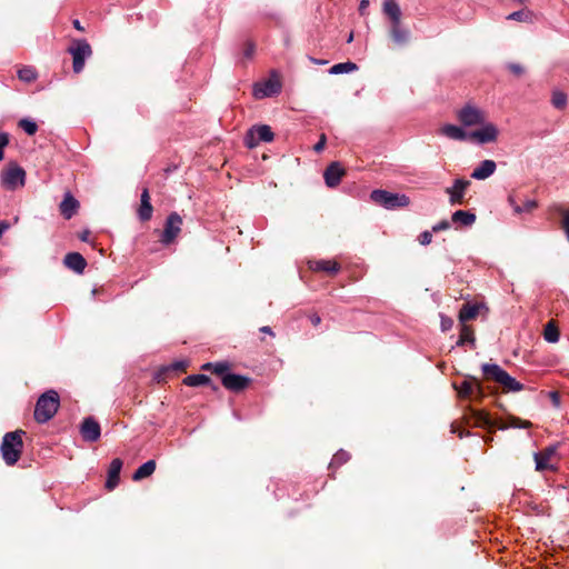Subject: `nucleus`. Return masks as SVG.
Listing matches in <instances>:
<instances>
[{"label": "nucleus", "instance_id": "1", "mask_svg": "<svg viewBox=\"0 0 569 569\" xmlns=\"http://www.w3.org/2000/svg\"><path fill=\"white\" fill-rule=\"evenodd\" d=\"M26 431L18 429L7 432L0 445V453L7 466H13L18 462L23 450L22 436Z\"/></svg>", "mask_w": 569, "mask_h": 569}, {"label": "nucleus", "instance_id": "2", "mask_svg": "<svg viewBox=\"0 0 569 569\" xmlns=\"http://www.w3.org/2000/svg\"><path fill=\"white\" fill-rule=\"evenodd\" d=\"M60 406L59 395L54 390L42 393L36 403L34 419L39 423H46L57 413Z\"/></svg>", "mask_w": 569, "mask_h": 569}, {"label": "nucleus", "instance_id": "3", "mask_svg": "<svg viewBox=\"0 0 569 569\" xmlns=\"http://www.w3.org/2000/svg\"><path fill=\"white\" fill-rule=\"evenodd\" d=\"M487 379L499 383L507 392H518L525 389V386L511 377L505 369L496 363H485L481 367Z\"/></svg>", "mask_w": 569, "mask_h": 569}, {"label": "nucleus", "instance_id": "4", "mask_svg": "<svg viewBox=\"0 0 569 569\" xmlns=\"http://www.w3.org/2000/svg\"><path fill=\"white\" fill-rule=\"evenodd\" d=\"M370 199L375 203H377L388 210L403 208V207L409 206V203H410V199L406 194L393 193V192L382 190V189H376V190L371 191Z\"/></svg>", "mask_w": 569, "mask_h": 569}, {"label": "nucleus", "instance_id": "5", "mask_svg": "<svg viewBox=\"0 0 569 569\" xmlns=\"http://www.w3.org/2000/svg\"><path fill=\"white\" fill-rule=\"evenodd\" d=\"M1 184L4 189L14 191L26 184V171L17 163H10L1 172Z\"/></svg>", "mask_w": 569, "mask_h": 569}, {"label": "nucleus", "instance_id": "6", "mask_svg": "<svg viewBox=\"0 0 569 569\" xmlns=\"http://www.w3.org/2000/svg\"><path fill=\"white\" fill-rule=\"evenodd\" d=\"M68 52L72 56V68L76 73H80L84 68L86 59L92 54L90 44L86 39L74 40L69 47Z\"/></svg>", "mask_w": 569, "mask_h": 569}, {"label": "nucleus", "instance_id": "7", "mask_svg": "<svg viewBox=\"0 0 569 569\" xmlns=\"http://www.w3.org/2000/svg\"><path fill=\"white\" fill-rule=\"evenodd\" d=\"M273 137L274 134L269 126H253L244 136V144L252 149L256 148L260 142H271Z\"/></svg>", "mask_w": 569, "mask_h": 569}, {"label": "nucleus", "instance_id": "8", "mask_svg": "<svg viewBox=\"0 0 569 569\" xmlns=\"http://www.w3.org/2000/svg\"><path fill=\"white\" fill-rule=\"evenodd\" d=\"M182 218L177 212H171L164 223V229L160 237V242L168 246L174 241L181 231Z\"/></svg>", "mask_w": 569, "mask_h": 569}, {"label": "nucleus", "instance_id": "9", "mask_svg": "<svg viewBox=\"0 0 569 569\" xmlns=\"http://www.w3.org/2000/svg\"><path fill=\"white\" fill-rule=\"evenodd\" d=\"M457 116H458V120L465 127L483 124V122L486 120L485 112L482 110H480L479 108H476L471 104H467L463 108H461Z\"/></svg>", "mask_w": 569, "mask_h": 569}, {"label": "nucleus", "instance_id": "10", "mask_svg": "<svg viewBox=\"0 0 569 569\" xmlns=\"http://www.w3.org/2000/svg\"><path fill=\"white\" fill-rule=\"evenodd\" d=\"M453 388L457 390L460 398L483 397L480 382L477 378L471 376H468L460 385L453 383Z\"/></svg>", "mask_w": 569, "mask_h": 569}, {"label": "nucleus", "instance_id": "11", "mask_svg": "<svg viewBox=\"0 0 569 569\" xmlns=\"http://www.w3.org/2000/svg\"><path fill=\"white\" fill-rule=\"evenodd\" d=\"M481 128L470 132V139L477 141L479 144L495 142L498 138V128L491 122H483Z\"/></svg>", "mask_w": 569, "mask_h": 569}, {"label": "nucleus", "instance_id": "12", "mask_svg": "<svg viewBox=\"0 0 569 569\" xmlns=\"http://www.w3.org/2000/svg\"><path fill=\"white\" fill-rule=\"evenodd\" d=\"M80 435L84 441L96 442L101 436L99 422L92 417L84 418L80 425Z\"/></svg>", "mask_w": 569, "mask_h": 569}, {"label": "nucleus", "instance_id": "13", "mask_svg": "<svg viewBox=\"0 0 569 569\" xmlns=\"http://www.w3.org/2000/svg\"><path fill=\"white\" fill-rule=\"evenodd\" d=\"M469 186V180L456 179L452 186L446 189L451 206H458L463 203L465 193Z\"/></svg>", "mask_w": 569, "mask_h": 569}, {"label": "nucleus", "instance_id": "14", "mask_svg": "<svg viewBox=\"0 0 569 569\" xmlns=\"http://www.w3.org/2000/svg\"><path fill=\"white\" fill-rule=\"evenodd\" d=\"M221 381L226 389L234 392L244 390L250 383L248 377L238 373H226Z\"/></svg>", "mask_w": 569, "mask_h": 569}, {"label": "nucleus", "instance_id": "15", "mask_svg": "<svg viewBox=\"0 0 569 569\" xmlns=\"http://www.w3.org/2000/svg\"><path fill=\"white\" fill-rule=\"evenodd\" d=\"M345 174V169L341 167V164L337 161L331 162L323 172V178L327 187L335 188L337 187L341 178Z\"/></svg>", "mask_w": 569, "mask_h": 569}, {"label": "nucleus", "instance_id": "16", "mask_svg": "<svg viewBox=\"0 0 569 569\" xmlns=\"http://www.w3.org/2000/svg\"><path fill=\"white\" fill-rule=\"evenodd\" d=\"M497 169V163L493 160L487 159L479 163L477 168L473 169L471 173V178L476 180H485L491 177Z\"/></svg>", "mask_w": 569, "mask_h": 569}, {"label": "nucleus", "instance_id": "17", "mask_svg": "<svg viewBox=\"0 0 569 569\" xmlns=\"http://www.w3.org/2000/svg\"><path fill=\"white\" fill-rule=\"evenodd\" d=\"M390 37L397 46L402 47L409 42L410 31L401 22L390 23Z\"/></svg>", "mask_w": 569, "mask_h": 569}, {"label": "nucleus", "instance_id": "18", "mask_svg": "<svg viewBox=\"0 0 569 569\" xmlns=\"http://www.w3.org/2000/svg\"><path fill=\"white\" fill-rule=\"evenodd\" d=\"M281 86L277 80H267L262 84H257L253 93L257 98L271 97L279 93Z\"/></svg>", "mask_w": 569, "mask_h": 569}, {"label": "nucleus", "instance_id": "19", "mask_svg": "<svg viewBox=\"0 0 569 569\" xmlns=\"http://www.w3.org/2000/svg\"><path fill=\"white\" fill-rule=\"evenodd\" d=\"M122 460L119 458H114L109 466L108 469V478L106 481V488L108 490H113L119 483V476L122 468Z\"/></svg>", "mask_w": 569, "mask_h": 569}, {"label": "nucleus", "instance_id": "20", "mask_svg": "<svg viewBox=\"0 0 569 569\" xmlns=\"http://www.w3.org/2000/svg\"><path fill=\"white\" fill-rule=\"evenodd\" d=\"M63 262L67 268L77 273H82L87 267V261L79 252H69L66 254Z\"/></svg>", "mask_w": 569, "mask_h": 569}, {"label": "nucleus", "instance_id": "21", "mask_svg": "<svg viewBox=\"0 0 569 569\" xmlns=\"http://www.w3.org/2000/svg\"><path fill=\"white\" fill-rule=\"evenodd\" d=\"M440 133L457 141H466L470 139V132L465 131L461 127L450 123L442 126Z\"/></svg>", "mask_w": 569, "mask_h": 569}, {"label": "nucleus", "instance_id": "22", "mask_svg": "<svg viewBox=\"0 0 569 569\" xmlns=\"http://www.w3.org/2000/svg\"><path fill=\"white\" fill-rule=\"evenodd\" d=\"M555 453H556V447H548L541 452H536L533 455L535 462H536V470L545 471V470L551 469L552 466L549 465V460Z\"/></svg>", "mask_w": 569, "mask_h": 569}, {"label": "nucleus", "instance_id": "23", "mask_svg": "<svg viewBox=\"0 0 569 569\" xmlns=\"http://www.w3.org/2000/svg\"><path fill=\"white\" fill-rule=\"evenodd\" d=\"M78 207H79L78 200L68 192V193H66L63 200L60 203L61 214L66 219H70L77 212Z\"/></svg>", "mask_w": 569, "mask_h": 569}, {"label": "nucleus", "instance_id": "24", "mask_svg": "<svg viewBox=\"0 0 569 569\" xmlns=\"http://www.w3.org/2000/svg\"><path fill=\"white\" fill-rule=\"evenodd\" d=\"M383 12L390 19L391 23L401 22V9L396 0H385Z\"/></svg>", "mask_w": 569, "mask_h": 569}, {"label": "nucleus", "instance_id": "25", "mask_svg": "<svg viewBox=\"0 0 569 569\" xmlns=\"http://www.w3.org/2000/svg\"><path fill=\"white\" fill-rule=\"evenodd\" d=\"M472 419L476 427L493 429L496 421L485 411L472 410Z\"/></svg>", "mask_w": 569, "mask_h": 569}, {"label": "nucleus", "instance_id": "26", "mask_svg": "<svg viewBox=\"0 0 569 569\" xmlns=\"http://www.w3.org/2000/svg\"><path fill=\"white\" fill-rule=\"evenodd\" d=\"M451 221L455 224L471 227L476 221V214L470 211L457 210L452 213Z\"/></svg>", "mask_w": 569, "mask_h": 569}, {"label": "nucleus", "instance_id": "27", "mask_svg": "<svg viewBox=\"0 0 569 569\" xmlns=\"http://www.w3.org/2000/svg\"><path fill=\"white\" fill-rule=\"evenodd\" d=\"M183 383L189 387L211 386L212 390H217L218 387L211 385V379L202 373L187 376Z\"/></svg>", "mask_w": 569, "mask_h": 569}, {"label": "nucleus", "instance_id": "28", "mask_svg": "<svg viewBox=\"0 0 569 569\" xmlns=\"http://www.w3.org/2000/svg\"><path fill=\"white\" fill-rule=\"evenodd\" d=\"M156 470V461L154 460H148L144 463H142L133 473L132 479L134 481L142 480L149 476H151Z\"/></svg>", "mask_w": 569, "mask_h": 569}, {"label": "nucleus", "instance_id": "29", "mask_svg": "<svg viewBox=\"0 0 569 569\" xmlns=\"http://www.w3.org/2000/svg\"><path fill=\"white\" fill-rule=\"evenodd\" d=\"M310 268L313 270L326 271V272L332 273V274L337 273L340 270L339 263L336 261H331V260L315 261V262H312Z\"/></svg>", "mask_w": 569, "mask_h": 569}, {"label": "nucleus", "instance_id": "30", "mask_svg": "<svg viewBox=\"0 0 569 569\" xmlns=\"http://www.w3.org/2000/svg\"><path fill=\"white\" fill-rule=\"evenodd\" d=\"M479 313V306L473 303H466L461 307L459 311V320L465 323L469 320L475 319Z\"/></svg>", "mask_w": 569, "mask_h": 569}, {"label": "nucleus", "instance_id": "31", "mask_svg": "<svg viewBox=\"0 0 569 569\" xmlns=\"http://www.w3.org/2000/svg\"><path fill=\"white\" fill-rule=\"evenodd\" d=\"M18 78L26 83H31L38 79L37 70L31 66H24L17 72Z\"/></svg>", "mask_w": 569, "mask_h": 569}, {"label": "nucleus", "instance_id": "32", "mask_svg": "<svg viewBox=\"0 0 569 569\" xmlns=\"http://www.w3.org/2000/svg\"><path fill=\"white\" fill-rule=\"evenodd\" d=\"M543 338L547 342L556 343L559 341V330L553 321H549L543 328Z\"/></svg>", "mask_w": 569, "mask_h": 569}, {"label": "nucleus", "instance_id": "33", "mask_svg": "<svg viewBox=\"0 0 569 569\" xmlns=\"http://www.w3.org/2000/svg\"><path fill=\"white\" fill-rule=\"evenodd\" d=\"M357 69H358V67L356 63H353L351 61H347V62H340V63L333 64L330 68L329 73L330 74H342V73L352 72Z\"/></svg>", "mask_w": 569, "mask_h": 569}, {"label": "nucleus", "instance_id": "34", "mask_svg": "<svg viewBox=\"0 0 569 569\" xmlns=\"http://www.w3.org/2000/svg\"><path fill=\"white\" fill-rule=\"evenodd\" d=\"M467 342L473 345L475 336H473V331L471 330L470 327L462 325L461 331H460V337H459L458 341L456 342V346L461 347Z\"/></svg>", "mask_w": 569, "mask_h": 569}, {"label": "nucleus", "instance_id": "35", "mask_svg": "<svg viewBox=\"0 0 569 569\" xmlns=\"http://www.w3.org/2000/svg\"><path fill=\"white\" fill-rule=\"evenodd\" d=\"M567 94L561 90H555L551 97L552 106L558 110H563L567 106Z\"/></svg>", "mask_w": 569, "mask_h": 569}, {"label": "nucleus", "instance_id": "36", "mask_svg": "<svg viewBox=\"0 0 569 569\" xmlns=\"http://www.w3.org/2000/svg\"><path fill=\"white\" fill-rule=\"evenodd\" d=\"M19 127L28 134V136H33L37 131H38V124L29 119V118H23L19 121Z\"/></svg>", "mask_w": 569, "mask_h": 569}, {"label": "nucleus", "instance_id": "37", "mask_svg": "<svg viewBox=\"0 0 569 569\" xmlns=\"http://www.w3.org/2000/svg\"><path fill=\"white\" fill-rule=\"evenodd\" d=\"M349 459H350L349 452L340 449L335 453V456L330 462V467H340L343 463H346Z\"/></svg>", "mask_w": 569, "mask_h": 569}, {"label": "nucleus", "instance_id": "38", "mask_svg": "<svg viewBox=\"0 0 569 569\" xmlns=\"http://www.w3.org/2000/svg\"><path fill=\"white\" fill-rule=\"evenodd\" d=\"M152 211H153V209H152L151 202L150 203H140L138 216L141 221H148L152 217Z\"/></svg>", "mask_w": 569, "mask_h": 569}, {"label": "nucleus", "instance_id": "39", "mask_svg": "<svg viewBox=\"0 0 569 569\" xmlns=\"http://www.w3.org/2000/svg\"><path fill=\"white\" fill-rule=\"evenodd\" d=\"M537 207V202L535 200L527 199L522 204L515 206V213H523L530 212Z\"/></svg>", "mask_w": 569, "mask_h": 569}, {"label": "nucleus", "instance_id": "40", "mask_svg": "<svg viewBox=\"0 0 569 569\" xmlns=\"http://www.w3.org/2000/svg\"><path fill=\"white\" fill-rule=\"evenodd\" d=\"M230 365L227 361L213 362L212 371L216 375L222 376L229 370Z\"/></svg>", "mask_w": 569, "mask_h": 569}, {"label": "nucleus", "instance_id": "41", "mask_svg": "<svg viewBox=\"0 0 569 569\" xmlns=\"http://www.w3.org/2000/svg\"><path fill=\"white\" fill-rule=\"evenodd\" d=\"M527 18H528V13L523 10H518V11L511 12L509 16H507L508 20H513V21H525V20H527Z\"/></svg>", "mask_w": 569, "mask_h": 569}, {"label": "nucleus", "instance_id": "42", "mask_svg": "<svg viewBox=\"0 0 569 569\" xmlns=\"http://www.w3.org/2000/svg\"><path fill=\"white\" fill-rule=\"evenodd\" d=\"M418 239H419L420 244L427 246L432 241V233H431V231L426 230L420 233Z\"/></svg>", "mask_w": 569, "mask_h": 569}, {"label": "nucleus", "instance_id": "43", "mask_svg": "<svg viewBox=\"0 0 569 569\" xmlns=\"http://www.w3.org/2000/svg\"><path fill=\"white\" fill-rule=\"evenodd\" d=\"M450 228V222L448 220H441L432 226V232H439L442 230H447Z\"/></svg>", "mask_w": 569, "mask_h": 569}, {"label": "nucleus", "instance_id": "44", "mask_svg": "<svg viewBox=\"0 0 569 569\" xmlns=\"http://www.w3.org/2000/svg\"><path fill=\"white\" fill-rule=\"evenodd\" d=\"M254 49H256V47L252 42H247L246 48L243 50L244 58L251 59L254 53Z\"/></svg>", "mask_w": 569, "mask_h": 569}, {"label": "nucleus", "instance_id": "45", "mask_svg": "<svg viewBox=\"0 0 569 569\" xmlns=\"http://www.w3.org/2000/svg\"><path fill=\"white\" fill-rule=\"evenodd\" d=\"M452 325H453V321L451 318L441 316V330L442 331H448L449 329H451Z\"/></svg>", "mask_w": 569, "mask_h": 569}, {"label": "nucleus", "instance_id": "46", "mask_svg": "<svg viewBox=\"0 0 569 569\" xmlns=\"http://www.w3.org/2000/svg\"><path fill=\"white\" fill-rule=\"evenodd\" d=\"M562 228H563V230L566 232V236H567V239L569 241V211H566L563 213Z\"/></svg>", "mask_w": 569, "mask_h": 569}, {"label": "nucleus", "instance_id": "47", "mask_svg": "<svg viewBox=\"0 0 569 569\" xmlns=\"http://www.w3.org/2000/svg\"><path fill=\"white\" fill-rule=\"evenodd\" d=\"M508 69H509L512 73H515V74H517V76H520V74H522V73H523V68H522L520 64H518V63H509V64H508Z\"/></svg>", "mask_w": 569, "mask_h": 569}, {"label": "nucleus", "instance_id": "48", "mask_svg": "<svg viewBox=\"0 0 569 569\" xmlns=\"http://www.w3.org/2000/svg\"><path fill=\"white\" fill-rule=\"evenodd\" d=\"M325 144H326V136L322 134L320 137V140L313 146V150L316 152H321L323 150V148H325Z\"/></svg>", "mask_w": 569, "mask_h": 569}, {"label": "nucleus", "instance_id": "49", "mask_svg": "<svg viewBox=\"0 0 569 569\" xmlns=\"http://www.w3.org/2000/svg\"><path fill=\"white\" fill-rule=\"evenodd\" d=\"M9 144V134L0 131V148H6Z\"/></svg>", "mask_w": 569, "mask_h": 569}, {"label": "nucleus", "instance_id": "50", "mask_svg": "<svg viewBox=\"0 0 569 569\" xmlns=\"http://www.w3.org/2000/svg\"><path fill=\"white\" fill-rule=\"evenodd\" d=\"M511 426L513 428L526 429V428H529L531 426V423L529 421H520L519 419H517Z\"/></svg>", "mask_w": 569, "mask_h": 569}, {"label": "nucleus", "instance_id": "51", "mask_svg": "<svg viewBox=\"0 0 569 569\" xmlns=\"http://www.w3.org/2000/svg\"><path fill=\"white\" fill-rule=\"evenodd\" d=\"M368 6H369V0H361L360 1L358 10H359V13L361 16L366 14Z\"/></svg>", "mask_w": 569, "mask_h": 569}, {"label": "nucleus", "instance_id": "52", "mask_svg": "<svg viewBox=\"0 0 569 569\" xmlns=\"http://www.w3.org/2000/svg\"><path fill=\"white\" fill-rule=\"evenodd\" d=\"M550 399L552 400V403L558 407L560 405V398L557 391H551L549 393Z\"/></svg>", "mask_w": 569, "mask_h": 569}, {"label": "nucleus", "instance_id": "53", "mask_svg": "<svg viewBox=\"0 0 569 569\" xmlns=\"http://www.w3.org/2000/svg\"><path fill=\"white\" fill-rule=\"evenodd\" d=\"M141 203H150V196L148 189H143L141 197H140Z\"/></svg>", "mask_w": 569, "mask_h": 569}, {"label": "nucleus", "instance_id": "54", "mask_svg": "<svg viewBox=\"0 0 569 569\" xmlns=\"http://www.w3.org/2000/svg\"><path fill=\"white\" fill-rule=\"evenodd\" d=\"M309 319H310V322H311L315 327H317V326H318V325H320V322H321V318H320V316H319V315H317V313L311 315V316L309 317Z\"/></svg>", "mask_w": 569, "mask_h": 569}, {"label": "nucleus", "instance_id": "55", "mask_svg": "<svg viewBox=\"0 0 569 569\" xmlns=\"http://www.w3.org/2000/svg\"><path fill=\"white\" fill-rule=\"evenodd\" d=\"M10 228L9 222L7 221H0V238L2 234Z\"/></svg>", "mask_w": 569, "mask_h": 569}, {"label": "nucleus", "instance_id": "56", "mask_svg": "<svg viewBox=\"0 0 569 569\" xmlns=\"http://www.w3.org/2000/svg\"><path fill=\"white\" fill-rule=\"evenodd\" d=\"M508 202H509V204L512 207V209H513V210H515V206H519V204L517 203V201H516V197H515V196H512V194H510V196L508 197Z\"/></svg>", "mask_w": 569, "mask_h": 569}, {"label": "nucleus", "instance_id": "57", "mask_svg": "<svg viewBox=\"0 0 569 569\" xmlns=\"http://www.w3.org/2000/svg\"><path fill=\"white\" fill-rule=\"evenodd\" d=\"M260 331L273 336L272 329L269 326L261 327Z\"/></svg>", "mask_w": 569, "mask_h": 569}, {"label": "nucleus", "instance_id": "58", "mask_svg": "<svg viewBox=\"0 0 569 569\" xmlns=\"http://www.w3.org/2000/svg\"><path fill=\"white\" fill-rule=\"evenodd\" d=\"M73 27H74L77 30H80V31H82V30H83L82 26L80 24V21H79V20H77V19L73 21Z\"/></svg>", "mask_w": 569, "mask_h": 569}, {"label": "nucleus", "instance_id": "59", "mask_svg": "<svg viewBox=\"0 0 569 569\" xmlns=\"http://www.w3.org/2000/svg\"><path fill=\"white\" fill-rule=\"evenodd\" d=\"M213 362H207L202 366L203 370H212Z\"/></svg>", "mask_w": 569, "mask_h": 569}, {"label": "nucleus", "instance_id": "60", "mask_svg": "<svg viewBox=\"0 0 569 569\" xmlns=\"http://www.w3.org/2000/svg\"><path fill=\"white\" fill-rule=\"evenodd\" d=\"M353 41V32H350L348 38H347V42L350 43Z\"/></svg>", "mask_w": 569, "mask_h": 569}, {"label": "nucleus", "instance_id": "61", "mask_svg": "<svg viewBox=\"0 0 569 569\" xmlns=\"http://www.w3.org/2000/svg\"><path fill=\"white\" fill-rule=\"evenodd\" d=\"M3 149L4 148H0V161L3 160L4 158Z\"/></svg>", "mask_w": 569, "mask_h": 569}, {"label": "nucleus", "instance_id": "62", "mask_svg": "<svg viewBox=\"0 0 569 569\" xmlns=\"http://www.w3.org/2000/svg\"><path fill=\"white\" fill-rule=\"evenodd\" d=\"M184 366V362H178L174 365V368H182Z\"/></svg>", "mask_w": 569, "mask_h": 569}, {"label": "nucleus", "instance_id": "63", "mask_svg": "<svg viewBox=\"0 0 569 569\" xmlns=\"http://www.w3.org/2000/svg\"><path fill=\"white\" fill-rule=\"evenodd\" d=\"M87 236H88V232H86L84 234L81 236V240L86 241L87 240Z\"/></svg>", "mask_w": 569, "mask_h": 569}, {"label": "nucleus", "instance_id": "64", "mask_svg": "<svg viewBox=\"0 0 569 569\" xmlns=\"http://www.w3.org/2000/svg\"><path fill=\"white\" fill-rule=\"evenodd\" d=\"M313 61L317 62V63H320V64L325 63V61H317V60H313Z\"/></svg>", "mask_w": 569, "mask_h": 569}]
</instances>
